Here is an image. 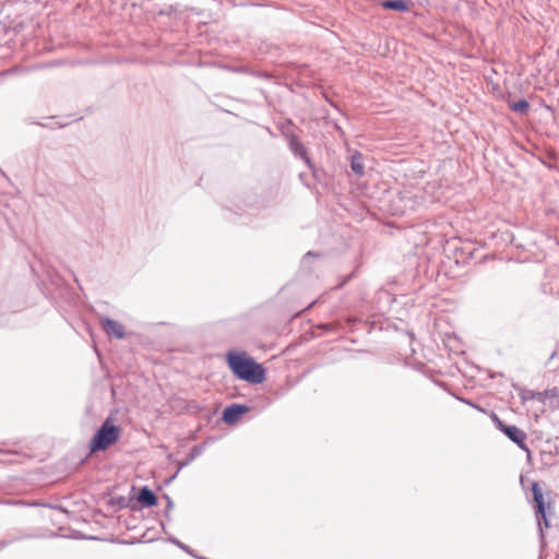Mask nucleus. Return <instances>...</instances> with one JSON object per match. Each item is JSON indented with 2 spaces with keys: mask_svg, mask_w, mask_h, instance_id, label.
Segmentation results:
<instances>
[{
  "mask_svg": "<svg viewBox=\"0 0 559 559\" xmlns=\"http://www.w3.org/2000/svg\"><path fill=\"white\" fill-rule=\"evenodd\" d=\"M227 364L233 373L249 383L259 384L265 380V369L246 353L228 352Z\"/></svg>",
  "mask_w": 559,
  "mask_h": 559,
  "instance_id": "1",
  "label": "nucleus"
},
{
  "mask_svg": "<svg viewBox=\"0 0 559 559\" xmlns=\"http://www.w3.org/2000/svg\"><path fill=\"white\" fill-rule=\"evenodd\" d=\"M120 433L121 430L115 420L107 418L88 443L91 453L107 450L119 440Z\"/></svg>",
  "mask_w": 559,
  "mask_h": 559,
  "instance_id": "2",
  "label": "nucleus"
},
{
  "mask_svg": "<svg viewBox=\"0 0 559 559\" xmlns=\"http://www.w3.org/2000/svg\"><path fill=\"white\" fill-rule=\"evenodd\" d=\"M491 419L499 430H501L510 440L516 443L522 450L528 451L526 445V433L516 426L506 425L496 414L491 415Z\"/></svg>",
  "mask_w": 559,
  "mask_h": 559,
  "instance_id": "3",
  "label": "nucleus"
},
{
  "mask_svg": "<svg viewBox=\"0 0 559 559\" xmlns=\"http://www.w3.org/2000/svg\"><path fill=\"white\" fill-rule=\"evenodd\" d=\"M249 412V407L241 404H233L224 409L223 420L226 424L234 425L236 424L242 415Z\"/></svg>",
  "mask_w": 559,
  "mask_h": 559,
  "instance_id": "4",
  "label": "nucleus"
},
{
  "mask_svg": "<svg viewBox=\"0 0 559 559\" xmlns=\"http://www.w3.org/2000/svg\"><path fill=\"white\" fill-rule=\"evenodd\" d=\"M100 323L102 328L108 335H112L117 338H122L124 336V328L120 322L105 318L102 319Z\"/></svg>",
  "mask_w": 559,
  "mask_h": 559,
  "instance_id": "5",
  "label": "nucleus"
},
{
  "mask_svg": "<svg viewBox=\"0 0 559 559\" xmlns=\"http://www.w3.org/2000/svg\"><path fill=\"white\" fill-rule=\"evenodd\" d=\"M532 491L534 501L537 507V513L540 514L543 519L546 521L545 498L537 483H534L532 485Z\"/></svg>",
  "mask_w": 559,
  "mask_h": 559,
  "instance_id": "6",
  "label": "nucleus"
},
{
  "mask_svg": "<svg viewBox=\"0 0 559 559\" xmlns=\"http://www.w3.org/2000/svg\"><path fill=\"white\" fill-rule=\"evenodd\" d=\"M350 167L357 176H359V177L364 176L365 165H364V157L360 152H355L353 154L352 160H350Z\"/></svg>",
  "mask_w": 559,
  "mask_h": 559,
  "instance_id": "7",
  "label": "nucleus"
},
{
  "mask_svg": "<svg viewBox=\"0 0 559 559\" xmlns=\"http://www.w3.org/2000/svg\"><path fill=\"white\" fill-rule=\"evenodd\" d=\"M382 8L399 12H407L409 7L404 0H385L381 3Z\"/></svg>",
  "mask_w": 559,
  "mask_h": 559,
  "instance_id": "8",
  "label": "nucleus"
},
{
  "mask_svg": "<svg viewBox=\"0 0 559 559\" xmlns=\"http://www.w3.org/2000/svg\"><path fill=\"white\" fill-rule=\"evenodd\" d=\"M139 501L144 506L153 507L157 503V498L151 489L145 487L139 493Z\"/></svg>",
  "mask_w": 559,
  "mask_h": 559,
  "instance_id": "9",
  "label": "nucleus"
},
{
  "mask_svg": "<svg viewBox=\"0 0 559 559\" xmlns=\"http://www.w3.org/2000/svg\"><path fill=\"white\" fill-rule=\"evenodd\" d=\"M510 108L515 112L526 114L530 108V104L525 99H520L510 104Z\"/></svg>",
  "mask_w": 559,
  "mask_h": 559,
  "instance_id": "10",
  "label": "nucleus"
}]
</instances>
